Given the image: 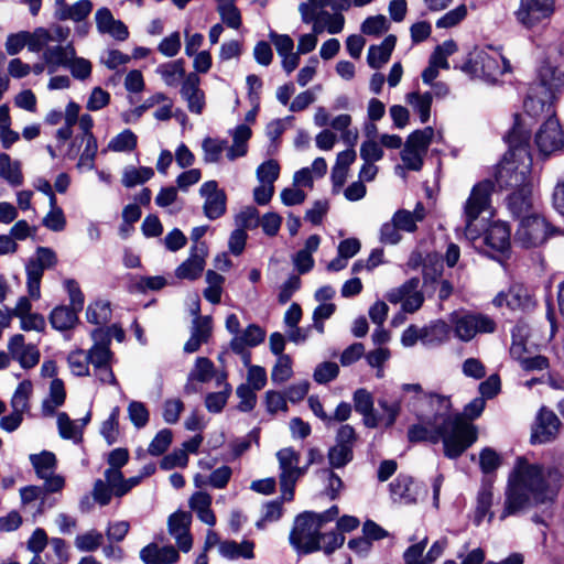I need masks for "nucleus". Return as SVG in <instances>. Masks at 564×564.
I'll use <instances>...</instances> for the list:
<instances>
[{
    "instance_id": "nucleus-51",
    "label": "nucleus",
    "mask_w": 564,
    "mask_h": 564,
    "mask_svg": "<svg viewBox=\"0 0 564 564\" xmlns=\"http://www.w3.org/2000/svg\"><path fill=\"white\" fill-rule=\"evenodd\" d=\"M318 477L324 482L325 495L330 499H336L344 487L341 478L332 468L319 470Z\"/></svg>"
},
{
    "instance_id": "nucleus-36",
    "label": "nucleus",
    "mask_w": 564,
    "mask_h": 564,
    "mask_svg": "<svg viewBox=\"0 0 564 564\" xmlns=\"http://www.w3.org/2000/svg\"><path fill=\"white\" fill-rule=\"evenodd\" d=\"M93 10V2L90 0H78L74 4H67L66 2L57 8L55 17L61 20H72L74 22L84 21Z\"/></svg>"
},
{
    "instance_id": "nucleus-32",
    "label": "nucleus",
    "mask_w": 564,
    "mask_h": 564,
    "mask_svg": "<svg viewBox=\"0 0 564 564\" xmlns=\"http://www.w3.org/2000/svg\"><path fill=\"white\" fill-rule=\"evenodd\" d=\"M392 217L402 231L414 232L417 229L416 224L426 217V208L423 203L419 202L413 212L399 209Z\"/></svg>"
},
{
    "instance_id": "nucleus-8",
    "label": "nucleus",
    "mask_w": 564,
    "mask_h": 564,
    "mask_svg": "<svg viewBox=\"0 0 564 564\" xmlns=\"http://www.w3.org/2000/svg\"><path fill=\"white\" fill-rule=\"evenodd\" d=\"M494 187L492 181L484 180L471 188L464 206L465 235L468 239L477 237L473 230V224L484 212L490 208V197Z\"/></svg>"
},
{
    "instance_id": "nucleus-52",
    "label": "nucleus",
    "mask_w": 564,
    "mask_h": 564,
    "mask_svg": "<svg viewBox=\"0 0 564 564\" xmlns=\"http://www.w3.org/2000/svg\"><path fill=\"white\" fill-rule=\"evenodd\" d=\"M67 365L74 376L85 377L90 375L87 354L83 349L70 351L67 356Z\"/></svg>"
},
{
    "instance_id": "nucleus-27",
    "label": "nucleus",
    "mask_w": 564,
    "mask_h": 564,
    "mask_svg": "<svg viewBox=\"0 0 564 564\" xmlns=\"http://www.w3.org/2000/svg\"><path fill=\"white\" fill-rule=\"evenodd\" d=\"M75 52L72 43L47 47L43 53V61L47 66L48 73H55L61 66L67 67L69 61L74 58Z\"/></svg>"
},
{
    "instance_id": "nucleus-30",
    "label": "nucleus",
    "mask_w": 564,
    "mask_h": 564,
    "mask_svg": "<svg viewBox=\"0 0 564 564\" xmlns=\"http://www.w3.org/2000/svg\"><path fill=\"white\" fill-rule=\"evenodd\" d=\"M391 497L402 503L415 502L419 496V486L405 475H399L390 485Z\"/></svg>"
},
{
    "instance_id": "nucleus-19",
    "label": "nucleus",
    "mask_w": 564,
    "mask_h": 564,
    "mask_svg": "<svg viewBox=\"0 0 564 564\" xmlns=\"http://www.w3.org/2000/svg\"><path fill=\"white\" fill-rule=\"evenodd\" d=\"M94 340L93 346L86 351L88 358V366L91 365L93 369L104 367L112 364L115 360L113 352L109 347V334L104 332L102 328H96L91 332Z\"/></svg>"
},
{
    "instance_id": "nucleus-1",
    "label": "nucleus",
    "mask_w": 564,
    "mask_h": 564,
    "mask_svg": "<svg viewBox=\"0 0 564 564\" xmlns=\"http://www.w3.org/2000/svg\"><path fill=\"white\" fill-rule=\"evenodd\" d=\"M564 88V53L556 57L549 56L539 73V80L529 88L524 100V112L516 115L525 120L522 129L530 135L531 119L545 117L534 137V143L543 156H550L564 148V131L555 117L553 104Z\"/></svg>"
},
{
    "instance_id": "nucleus-15",
    "label": "nucleus",
    "mask_w": 564,
    "mask_h": 564,
    "mask_svg": "<svg viewBox=\"0 0 564 564\" xmlns=\"http://www.w3.org/2000/svg\"><path fill=\"white\" fill-rule=\"evenodd\" d=\"M199 195L204 198L203 212L208 219L215 220L226 213L227 196L216 181L202 184Z\"/></svg>"
},
{
    "instance_id": "nucleus-23",
    "label": "nucleus",
    "mask_w": 564,
    "mask_h": 564,
    "mask_svg": "<svg viewBox=\"0 0 564 564\" xmlns=\"http://www.w3.org/2000/svg\"><path fill=\"white\" fill-rule=\"evenodd\" d=\"M191 520V514L183 511L175 512L169 518V532L175 539L182 552H188L192 549L193 540L189 534Z\"/></svg>"
},
{
    "instance_id": "nucleus-43",
    "label": "nucleus",
    "mask_w": 564,
    "mask_h": 564,
    "mask_svg": "<svg viewBox=\"0 0 564 564\" xmlns=\"http://www.w3.org/2000/svg\"><path fill=\"white\" fill-rule=\"evenodd\" d=\"M253 549L254 544L250 541H242L240 543L236 541H225L219 545V553L230 560H236L239 557L242 558H253Z\"/></svg>"
},
{
    "instance_id": "nucleus-35",
    "label": "nucleus",
    "mask_w": 564,
    "mask_h": 564,
    "mask_svg": "<svg viewBox=\"0 0 564 564\" xmlns=\"http://www.w3.org/2000/svg\"><path fill=\"white\" fill-rule=\"evenodd\" d=\"M155 73L161 77L163 83L169 87H176L186 77L183 59H176L161 64L156 67Z\"/></svg>"
},
{
    "instance_id": "nucleus-57",
    "label": "nucleus",
    "mask_w": 564,
    "mask_h": 564,
    "mask_svg": "<svg viewBox=\"0 0 564 564\" xmlns=\"http://www.w3.org/2000/svg\"><path fill=\"white\" fill-rule=\"evenodd\" d=\"M57 427L61 437L66 440H78L82 437V427L70 420L67 413L57 414Z\"/></svg>"
},
{
    "instance_id": "nucleus-60",
    "label": "nucleus",
    "mask_w": 564,
    "mask_h": 564,
    "mask_svg": "<svg viewBox=\"0 0 564 564\" xmlns=\"http://www.w3.org/2000/svg\"><path fill=\"white\" fill-rule=\"evenodd\" d=\"M226 147L227 141L225 140L206 138L202 144L204 151V161L206 163L218 162Z\"/></svg>"
},
{
    "instance_id": "nucleus-13",
    "label": "nucleus",
    "mask_w": 564,
    "mask_h": 564,
    "mask_svg": "<svg viewBox=\"0 0 564 564\" xmlns=\"http://www.w3.org/2000/svg\"><path fill=\"white\" fill-rule=\"evenodd\" d=\"M386 297L390 303H401L402 310L406 313L416 312L424 302V295L420 290V280L417 278H412L399 288L390 290Z\"/></svg>"
},
{
    "instance_id": "nucleus-58",
    "label": "nucleus",
    "mask_w": 564,
    "mask_h": 564,
    "mask_svg": "<svg viewBox=\"0 0 564 564\" xmlns=\"http://www.w3.org/2000/svg\"><path fill=\"white\" fill-rule=\"evenodd\" d=\"M293 375L292 359L288 355H281L271 371V380L274 383H283Z\"/></svg>"
},
{
    "instance_id": "nucleus-41",
    "label": "nucleus",
    "mask_w": 564,
    "mask_h": 564,
    "mask_svg": "<svg viewBox=\"0 0 564 564\" xmlns=\"http://www.w3.org/2000/svg\"><path fill=\"white\" fill-rule=\"evenodd\" d=\"M530 335V328L524 323L517 324L512 329V344L510 347V354L512 358L522 361L529 354L530 349L527 346V339Z\"/></svg>"
},
{
    "instance_id": "nucleus-2",
    "label": "nucleus",
    "mask_w": 564,
    "mask_h": 564,
    "mask_svg": "<svg viewBox=\"0 0 564 564\" xmlns=\"http://www.w3.org/2000/svg\"><path fill=\"white\" fill-rule=\"evenodd\" d=\"M429 403L435 409L433 416L420 417V423L408 431L410 442L427 441L433 444L443 442L444 455L451 459L459 457L477 441V429L466 417H478L486 405L484 398H475L465 408L463 414L452 413L448 397L431 393Z\"/></svg>"
},
{
    "instance_id": "nucleus-12",
    "label": "nucleus",
    "mask_w": 564,
    "mask_h": 564,
    "mask_svg": "<svg viewBox=\"0 0 564 564\" xmlns=\"http://www.w3.org/2000/svg\"><path fill=\"white\" fill-rule=\"evenodd\" d=\"M475 72H479L488 80L495 82L497 78L510 69L509 62L501 53L494 48L479 50L470 58Z\"/></svg>"
},
{
    "instance_id": "nucleus-61",
    "label": "nucleus",
    "mask_w": 564,
    "mask_h": 564,
    "mask_svg": "<svg viewBox=\"0 0 564 564\" xmlns=\"http://www.w3.org/2000/svg\"><path fill=\"white\" fill-rule=\"evenodd\" d=\"M102 539L104 536L100 532L90 530L76 536L75 546L82 552H91L100 546Z\"/></svg>"
},
{
    "instance_id": "nucleus-46",
    "label": "nucleus",
    "mask_w": 564,
    "mask_h": 564,
    "mask_svg": "<svg viewBox=\"0 0 564 564\" xmlns=\"http://www.w3.org/2000/svg\"><path fill=\"white\" fill-rule=\"evenodd\" d=\"M217 12L221 19V24H226L230 29L238 30L242 24L241 13L232 1L216 0Z\"/></svg>"
},
{
    "instance_id": "nucleus-28",
    "label": "nucleus",
    "mask_w": 564,
    "mask_h": 564,
    "mask_svg": "<svg viewBox=\"0 0 564 564\" xmlns=\"http://www.w3.org/2000/svg\"><path fill=\"white\" fill-rule=\"evenodd\" d=\"M265 338V332L256 324H250L245 330L234 336L230 348L236 354H242L247 347H256Z\"/></svg>"
},
{
    "instance_id": "nucleus-9",
    "label": "nucleus",
    "mask_w": 564,
    "mask_h": 564,
    "mask_svg": "<svg viewBox=\"0 0 564 564\" xmlns=\"http://www.w3.org/2000/svg\"><path fill=\"white\" fill-rule=\"evenodd\" d=\"M57 263L56 252L48 247H37L35 256L25 264L26 290L34 301L41 297V281L46 269H52Z\"/></svg>"
},
{
    "instance_id": "nucleus-14",
    "label": "nucleus",
    "mask_w": 564,
    "mask_h": 564,
    "mask_svg": "<svg viewBox=\"0 0 564 564\" xmlns=\"http://www.w3.org/2000/svg\"><path fill=\"white\" fill-rule=\"evenodd\" d=\"M554 11V0H520V7L516 12L517 20L525 28H532Z\"/></svg>"
},
{
    "instance_id": "nucleus-21",
    "label": "nucleus",
    "mask_w": 564,
    "mask_h": 564,
    "mask_svg": "<svg viewBox=\"0 0 564 564\" xmlns=\"http://www.w3.org/2000/svg\"><path fill=\"white\" fill-rule=\"evenodd\" d=\"M207 247L205 243L193 245L189 257L175 270L178 279L196 280L200 276L206 264Z\"/></svg>"
},
{
    "instance_id": "nucleus-54",
    "label": "nucleus",
    "mask_w": 564,
    "mask_h": 564,
    "mask_svg": "<svg viewBox=\"0 0 564 564\" xmlns=\"http://www.w3.org/2000/svg\"><path fill=\"white\" fill-rule=\"evenodd\" d=\"M32 383L29 380L19 383L11 399L12 410L24 413L29 409V398L32 393Z\"/></svg>"
},
{
    "instance_id": "nucleus-34",
    "label": "nucleus",
    "mask_w": 564,
    "mask_h": 564,
    "mask_svg": "<svg viewBox=\"0 0 564 564\" xmlns=\"http://www.w3.org/2000/svg\"><path fill=\"white\" fill-rule=\"evenodd\" d=\"M395 43L397 37L388 35L380 45H371L367 56L368 65L373 69L382 67L390 59Z\"/></svg>"
},
{
    "instance_id": "nucleus-20",
    "label": "nucleus",
    "mask_w": 564,
    "mask_h": 564,
    "mask_svg": "<svg viewBox=\"0 0 564 564\" xmlns=\"http://www.w3.org/2000/svg\"><path fill=\"white\" fill-rule=\"evenodd\" d=\"M561 422L556 414L542 408L536 416L535 424L532 430L531 441L532 443H549L553 441L558 434Z\"/></svg>"
},
{
    "instance_id": "nucleus-50",
    "label": "nucleus",
    "mask_w": 564,
    "mask_h": 564,
    "mask_svg": "<svg viewBox=\"0 0 564 564\" xmlns=\"http://www.w3.org/2000/svg\"><path fill=\"white\" fill-rule=\"evenodd\" d=\"M87 321L91 324L102 325L111 318V308L109 302L96 301L88 305L86 311Z\"/></svg>"
},
{
    "instance_id": "nucleus-6",
    "label": "nucleus",
    "mask_w": 564,
    "mask_h": 564,
    "mask_svg": "<svg viewBox=\"0 0 564 564\" xmlns=\"http://www.w3.org/2000/svg\"><path fill=\"white\" fill-rule=\"evenodd\" d=\"M279 468L281 499L291 501L294 498L296 482L307 473V466H301V454L291 446L275 453Z\"/></svg>"
},
{
    "instance_id": "nucleus-31",
    "label": "nucleus",
    "mask_w": 564,
    "mask_h": 564,
    "mask_svg": "<svg viewBox=\"0 0 564 564\" xmlns=\"http://www.w3.org/2000/svg\"><path fill=\"white\" fill-rule=\"evenodd\" d=\"M212 333L210 317H196L193 321L189 339L184 345V350L188 354L195 352L206 343Z\"/></svg>"
},
{
    "instance_id": "nucleus-3",
    "label": "nucleus",
    "mask_w": 564,
    "mask_h": 564,
    "mask_svg": "<svg viewBox=\"0 0 564 564\" xmlns=\"http://www.w3.org/2000/svg\"><path fill=\"white\" fill-rule=\"evenodd\" d=\"M560 488V474L556 469H545L540 464L530 463L525 456H518L508 475L505 488L501 521L525 512L531 506L554 501Z\"/></svg>"
},
{
    "instance_id": "nucleus-56",
    "label": "nucleus",
    "mask_w": 564,
    "mask_h": 564,
    "mask_svg": "<svg viewBox=\"0 0 564 564\" xmlns=\"http://www.w3.org/2000/svg\"><path fill=\"white\" fill-rule=\"evenodd\" d=\"M119 415H120V409L118 406H115L111 410L109 417L106 421H104V423L101 425L100 433L109 445L116 443L118 440Z\"/></svg>"
},
{
    "instance_id": "nucleus-45",
    "label": "nucleus",
    "mask_w": 564,
    "mask_h": 564,
    "mask_svg": "<svg viewBox=\"0 0 564 564\" xmlns=\"http://www.w3.org/2000/svg\"><path fill=\"white\" fill-rule=\"evenodd\" d=\"M0 177L6 180L12 186H19L23 183L21 163L11 160L7 153L0 154Z\"/></svg>"
},
{
    "instance_id": "nucleus-59",
    "label": "nucleus",
    "mask_w": 564,
    "mask_h": 564,
    "mask_svg": "<svg viewBox=\"0 0 564 564\" xmlns=\"http://www.w3.org/2000/svg\"><path fill=\"white\" fill-rule=\"evenodd\" d=\"M391 352L386 347H378L365 355L367 364L377 369V378H383L384 370L383 365L390 359Z\"/></svg>"
},
{
    "instance_id": "nucleus-4",
    "label": "nucleus",
    "mask_w": 564,
    "mask_h": 564,
    "mask_svg": "<svg viewBox=\"0 0 564 564\" xmlns=\"http://www.w3.org/2000/svg\"><path fill=\"white\" fill-rule=\"evenodd\" d=\"M525 120L519 118L506 137L509 152L497 167L496 181L500 187L513 188L531 186L532 159L528 151L529 134L522 126Z\"/></svg>"
},
{
    "instance_id": "nucleus-40",
    "label": "nucleus",
    "mask_w": 564,
    "mask_h": 564,
    "mask_svg": "<svg viewBox=\"0 0 564 564\" xmlns=\"http://www.w3.org/2000/svg\"><path fill=\"white\" fill-rule=\"evenodd\" d=\"M78 311L66 306H57L50 314V323L56 330L72 329L78 322Z\"/></svg>"
},
{
    "instance_id": "nucleus-18",
    "label": "nucleus",
    "mask_w": 564,
    "mask_h": 564,
    "mask_svg": "<svg viewBox=\"0 0 564 564\" xmlns=\"http://www.w3.org/2000/svg\"><path fill=\"white\" fill-rule=\"evenodd\" d=\"M180 95L189 112L200 115L206 106V97L200 88V78L196 73H188L182 82Z\"/></svg>"
},
{
    "instance_id": "nucleus-39",
    "label": "nucleus",
    "mask_w": 564,
    "mask_h": 564,
    "mask_svg": "<svg viewBox=\"0 0 564 564\" xmlns=\"http://www.w3.org/2000/svg\"><path fill=\"white\" fill-rule=\"evenodd\" d=\"M66 399L63 380L54 378L50 384L48 397L42 403V412L45 416H52L56 409L62 406Z\"/></svg>"
},
{
    "instance_id": "nucleus-26",
    "label": "nucleus",
    "mask_w": 564,
    "mask_h": 564,
    "mask_svg": "<svg viewBox=\"0 0 564 564\" xmlns=\"http://www.w3.org/2000/svg\"><path fill=\"white\" fill-rule=\"evenodd\" d=\"M511 230L505 221H494L485 234V243L495 251L506 252L510 248Z\"/></svg>"
},
{
    "instance_id": "nucleus-24",
    "label": "nucleus",
    "mask_w": 564,
    "mask_h": 564,
    "mask_svg": "<svg viewBox=\"0 0 564 564\" xmlns=\"http://www.w3.org/2000/svg\"><path fill=\"white\" fill-rule=\"evenodd\" d=\"M494 304L498 307L506 305L510 310L517 311L529 308L532 305V299L523 285L516 284L507 292H500L494 299Z\"/></svg>"
},
{
    "instance_id": "nucleus-42",
    "label": "nucleus",
    "mask_w": 564,
    "mask_h": 564,
    "mask_svg": "<svg viewBox=\"0 0 564 564\" xmlns=\"http://www.w3.org/2000/svg\"><path fill=\"white\" fill-rule=\"evenodd\" d=\"M405 100L412 110L419 115L421 123H426L431 116L432 94L430 91H412L406 94Z\"/></svg>"
},
{
    "instance_id": "nucleus-22",
    "label": "nucleus",
    "mask_w": 564,
    "mask_h": 564,
    "mask_svg": "<svg viewBox=\"0 0 564 564\" xmlns=\"http://www.w3.org/2000/svg\"><path fill=\"white\" fill-rule=\"evenodd\" d=\"M95 23L100 34L109 35L117 41H126L129 37L127 25L121 20L115 19L111 11L106 7L96 11Z\"/></svg>"
},
{
    "instance_id": "nucleus-5",
    "label": "nucleus",
    "mask_w": 564,
    "mask_h": 564,
    "mask_svg": "<svg viewBox=\"0 0 564 564\" xmlns=\"http://www.w3.org/2000/svg\"><path fill=\"white\" fill-rule=\"evenodd\" d=\"M339 510L337 506L330 507L328 510L317 513L305 511L297 516L293 530L290 534L291 544L300 552L308 554L319 551L321 549V529L325 523L333 521L338 517Z\"/></svg>"
},
{
    "instance_id": "nucleus-47",
    "label": "nucleus",
    "mask_w": 564,
    "mask_h": 564,
    "mask_svg": "<svg viewBox=\"0 0 564 564\" xmlns=\"http://www.w3.org/2000/svg\"><path fill=\"white\" fill-rule=\"evenodd\" d=\"M30 462L39 478H45L55 473L56 457L52 452L43 451L40 454H32Z\"/></svg>"
},
{
    "instance_id": "nucleus-53",
    "label": "nucleus",
    "mask_w": 564,
    "mask_h": 564,
    "mask_svg": "<svg viewBox=\"0 0 564 564\" xmlns=\"http://www.w3.org/2000/svg\"><path fill=\"white\" fill-rule=\"evenodd\" d=\"M215 373V367L212 360L206 357H198L195 366L188 375V380H197L199 382L209 381Z\"/></svg>"
},
{
    "instance_id": "nucleus-37",
    "label": "nucleus",
    "mask_w": 564,
    "mask_h": 564,
    "mask_svg": "<svg viewBox=\"0 0 564 564\" xmlns=\"http://www.w3.org/2000/svg\"><path fill=\"white\" fill-rule=\"evenodd\" d=\"M494 505V491L492 486L490 484H484L478 491L476 499V510L474 522L476 525H480L482 520L488 516V521L490 522L494 518V512L491 511V507Z\"/></svg>"
},
{
    "instance_id": "nucleus-25",
    "label": "nucleus",
    "mask_w": 564,
    "mask_h": 564,
    "mask_svg": "<svg viewBox=\"0 0 564 564\" xmlns=\"http://www.w3.org/2000/svg\"><path fill=\"white\" fill-rule=\"evenodd\" d=\"M508 209L519 220L530 214L536 213L531 197V186L512 192L508 197Z\"/></svg>"
},
{
    "instance_id": "nucleus-55",
    "label": "nucleus",
    "mask_w": 564,
    "mask_h": 564,
    "mask_svg": "<svg viewBox=\"0 0 564 564\" xmlns=\"http://www.w3.org/2000/svg\"><path fill=\"white\" fill-rule=\"evenodd\" d=\"M354 451L335 444L328 449L327 458L330 468H343L352 460Z\"/></svg>"
},
{
    "instance_id": "nucleus-17",
    "label": "nucleus",
    "mask_w": 564,
    "mask_h": 564,
    "mask_svg": "<svg viewBox=\"0 0 564 564\" xmlns=\"http://www.w3.org/2000/svg\"><path fill=\"white\" fill-rule=\"evenodd\" d=\"M8 351L12 360L19 362L23 369H31L40 361L39 348L34 344L25 343L22 334H15L9 339Z\"/></svg>"
},
{
    "instance_id": "nucleus-63",
    "label": "nucleus",
    "mask_w": 564,
    "mask_h": 564,
    "mask_svg": "<svg viewBox=\"0 0 564 564\" xmlns=\"http://www.w3.org/2000/svg\"><path fill=\"white\" fill-rule=\"evenodd\" d=\"M389 29V21L388 19L382 15H373L367 18L362 24H361V32L366 35H375L378 36L384 32H387Z\"/></svg>"
},
{
    "instance_id": "nucleus-49",
    "label": "nucleus",
    "mask_w": 564,
    "mask_h": 564,
    "mask_svg": "<svg viewBox=\"0 0 564 564\" xmlns=\"http://www.w3.org/2000/svg\"><path fill=\"white\" fill-rule=\"evenodd\" d=\"M153 175L154 171L152 167L141 166L137 169L133 166H127L123 170L121 182L126 187H133L145 183Z\"/></svg>"
},
{
    "instance_id": "nucleus-16",
    "label": "nucleus",
    "mask_w": 564,
    "mask_h": 564,
    "mask_svg": "<svg viewBox=\"0 0 564 564\" xmlns=\"http://www.w3.org/2000/svg\"><path fill=\"white\" fill-rule=\"evenodd\" d=\"M97 151L98 145L95 135L88 134L87 138L76 137L69 144L65 155L68 159H75L79 154L77 169L90 171L95 169Z\"/></svg>"
},
{
    "instance_id": "nucleus-11",
    "label": "nucleus",
    "mask_w": 564,
    "mask_h": 564,
    "mask_svg": "<svg viewBox=\"0 0 564 564\" xmlns=\"http://www.w3.org/2000/svg\"><path fill=\"white\" fill-rule=\"evenodd\" d=\"M433 135V128L426 127L412 132L408 137L401 152L402 162L408 170L420 171L422 169L423 158L426 154Z\"/></svg>"
},
{
    "instance_id": "nucleus-33",
    "label": "nucleus",
    "mask_w": 564,
    "mask_h": 564,
    "mask_svg": "<svg viewBox=\"0 0 564 564\" xmlns=\"http://www.w3.org/2000/svg\"><path fill=\"white\" fill-rule=\"evenodd\" d=\"M321 238L317 235L310 236L303 249L296 252L293 263L300 274L307 273L314 267L313 253L318 249Z\"/></svg>"
},
{
    "instance_id": "nucleus-10",
    "label": "nucleus",
    "mask_w": 564,
    "mask_h": 564,
    "mask_svg": "<svg viewBox=\"0 0 564 564\" xmlns=\"http://www.w3.org/2000/svg\"><path fill=\"white\" fill-rule=\"evenodd\" d=\"M449 323L455 336L462 341H469L479 333H492L496 328L490 317L466 312L452 313Z\"/></svg>"
},
{
    "instance_id": "nucleus-44",
    "label": "nucleus",
    "mask_w": 564,
    "mask_h": 564,
    "mask_svg": "<svg viewBox=\"0 0 564 564\" xmlns=\"http://www.w3.org/2000/svg\"><path fill=\"white\" fill-rule=\"evenodd\" d=\"M104 478L112 486L116 497H122L142 480V476H133L126 479L121 471H105Z\"/></svg>"
},
{
    "instance_id": "nucleus-62",
    "label": "nucleus",
    "mask_w": 564,
    "mask_h": 564,
    "mask_svg": "<svg viewBox=\"0 0 564 564\" xmlns=\"http://www.w3.org/2000/svg\"><path fill=\"white\" fill-rule=\"evenodd\" d=\"M467 17V7L459 4L442 15L435 23L437 29H449L459 24Z\"/></svg>"
},
{
    "instance_id": "nucleus-64",
    "label": "nucleus",
    "mask_w": 564,
    "mask_h": 564,
    "mask_svg": "<svg viewBox=\"0 0 564 564\" xmlns=\"http://www.w3.org/2000/svg\"><path fill=\"white\" fill-rule=\"evenodd\" d=\"M280 174V165L274 160H268L257 169V178L259 183L274 185Z\"/></svg>"
},
{
    "instance_id": "nucleus-7",
    "label": "nucleus",
    "mask_w": 564,
    "mask_h": 564,
    "mask_svg": "<svg viewBox=\"0 0 564 564\" xmlns=\"http://www.w3.org/2000/svg\"><path fill=\"white\" fill-rule=\"evenodd\" d=\"M558 230L539 213H533L519 220L513 241L522 248H536L542 246L550 237Z\"/></svg>"
},
{
    "instance_id": "nucleus-29",
    "label": "nucleus",
    "mask_w": 564,
    "mask_h": 564,
    "mask_svg": "<svg viewBox=\"0 0 564 564\" xmlns=\"http://www.w3.org/2000/svg\"><path fill=\"white\" fill-rule=\"evenodd\" d=\"M140 557L145 564H174L180 555L173 546L160 547L151 543L141 550Z\"/></svg>"
},
{
    "instance_id": "nucleus-48",
    "label": "nucleus",
    "mask_w": 564,
    "mask_h": 564,
    "mask_svg": "<svg viewBox=\"0 0 564 564\" xmlns=\"http://www.w3.org/2000/svg\"><path fill=\"white\" fill-rule=\"evenodd\" d=\"M138 137L130 129H126L115 135L107 144L106 151L131 152L137 148Z\"/></svg>"
},
{
    "instance_id": "nucleus-38",
    "label": "nucleus",
    "mask_w": 564,
    "mask_h": 564,
    "mask_svg": "<svg viewBox=\"0 0 564 564\" xmlns=\"http://www.w3.org/2000/svg\"><path fill=\"white\" fill-rule=\"evenodd\" d=\"M423 336L422 344L426 346H440L449 339L451 327L449 325L437 319L430 325L422 327Z\"/></svg>"
}]
</instances>
